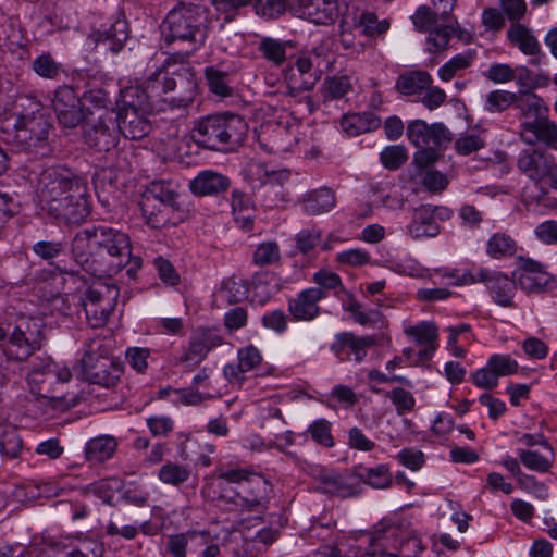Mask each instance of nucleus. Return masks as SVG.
Wrapping results in <instances>:
<instances>
[{
	"instance_id": "49530a36",
	"label": "nucleus",
	"mask_w": 557,
	"mask_h": 557,
	"mask_svg": "<svg viewBox=\"0 0 557 557\" xmlns=\"http://www.w3.org/2000/svg\"><path fill=\"white\" fill-rule=\"evenodd\" d=\"M351 90V77L346 74L326 77L322 85V96L324 101L344 99Z\"/></svg>"
},
{
	"instance_id": "e2e57ef3",
	"label": "nucleus",
	"mask_w": 557,
	"mask_h": 557,
	"mask_svg": "<svg viewBox=\"0 0 557 557\" xmlns=\"http://www.w3.org/2000/svg\"><path fill=\"white\" fill-rule=\"evenodd\" d=\"M307 433L311 440L325 448L334 446V438L332 435V424L326 419L314 420L307 429Z\"/></svg>"
},
{
	"instance_id": "774afa93",
	"label": "nucleus",
	"mask_w": 557,
	"mask_h": 557,
	"mask_svg": "<svg viewBox=\"0 0 557 557\" xmlns=\"http://www.w3.org/2000/svg\"><path fill=\"white\" fill-rule=\"evenodd\" d=\"M407 159V150L400 145L388 146L380 153L382 164L388 170L399 169Z\"/></svg>"
},
{
	"instance_id": "b1692460",
	"label": "nucleus",
	"mask_w": 557,
	"mask_h": 557,
	"mask_svg": "<svg viewBox=\"0 0 557 557\" xmlns=\"http://www.w3.org/2000/svg\"><path fill=\"white\" fill-rule=\"evenodd\" d=\"M146 111L147 109H120L114 117L117 121L121 134L133 140L147 136L151 129V123Z\"/></svg>"
},
{
	"instance_id": "72a5a7b5",
	"label": "nucleus",
	"mask_w": 557,
	"mask_h": 557,
	"mask_svg": "<svg viewBox=\"0 0 557 557\" xmlns=\"http://www.w3.org/2000/svg\"><path fill=\"white\" fill-rule=\"evenodd\" d=\"M282 278L274 272H259L252 277L253 299L260 304H265L272 296L282 288Z\"/></svg>"
},
{
	"instance_id": "9b49d317",
	"label": "nucleus",
	"mask_w": 557,
	"mask_h": 557,
	"mask_svg": "<svg viewBox=\"0 0 557 557\" xmlns=\"http://www.w3.org/2000/svg\"><path fill=\"white\" fill-rule=\"evenodd\" d=\"M44 324L36 318L22 319L9 336L5 354L9 359L25 361L39 350L44 342Z\"/></svg>"
},
{
	"instance_id": "0eeeda50",
	"label": "nucleus",
	"mask_w": 557,
	"mask_h": 557,
	"mask_svg": "<svg viewBox=\"0 0 557 557\" xmlns=\"http://www.w3.org/2000/svg\"><path fill=\"white\" fill-rule=\"evenodd\" d=\"M109 342L99 336L91 338L81 360L85 379L106 388L115 386L123 374V364L110 356Z\"/></svg>"
},
{
	"instance_id": "c03bdc74",
	"label": "nucleus",
	"mask_w": 557,
	"mask_h": 557,
	"mask_svg": "<svg viewBox=\"0 0 557 557\" xmlns=\"http://www.w3.org/2000/svg\"><path fill=\"white\" fill-rule=\"evenodd\" d=\"M444 24L433 27L426 37V50L430 53H437L445 50L455 32V26L458 25L457 20L443 21Z\"/></svg>"
},
{
	"instance_id": "dca6fc26",
	"label": "nucleus",
	"mask_w": 557,
	"mask_h": 557,
	"mask_svg": "<svg viewBox=\"0 0 557 557\" xmlns=\"http://www.w3.org/2000/svg\"><path fill=\"white\" fill-rule=\"evenodd\" d=\"M312 476L319 484L318 488L325 494L342 498L357 494V479L354 471L319 468L313 470Z\"/></svg>"
},
{
	"instance_id": "ea45409f",
	"label": "nucleus",
	"mask_w": 557,
	"mask_h": 557,
	"mask_svg": "<svg viewBox=\"0 0 557 557\" xmlns=\"http://www.w3.org/2000/svg\"><path fill=\"white\" fill-rule=\"evenodd\" d=\"M292 41H283L273 37H261L258 42V51L268 62L281 66L287 59V48H293Z\"/></svg>"
},
{
	"instance_id": "2f4dec72",
	"label": "nucleus",
	"mask_w": 557,
	"mask_h": 557,
	"mask_svg": "<svg viewBox=\"0 0 557 557\" xmlns=\"http://www.w3.org/2000/svg\"><path fill=\"white\" fill-rule=\"evenodd\" d=\"M297 143V127L276 124L271 132L269 143L261 145L270 153L280 154L290 151Z\"/></svg>"
},
{
	"instance_id": "393cba45",
	"label": "nucleus",
	"mask_w": 557,
	"mask_h": 557,
	"mask_svg": "<svg viewBox=\"0 0 557 557\" xmlns=\"http://www.w3.org/2000/svg\"><path fill=\"white\" fill-rule=\"evenodd\" d=\"M244 180L250 185L252 189H262L268 183L270 187L282 182V180H289L290 172L288 170L268 171L264 163L256 160L249 161L242 171Z\"/></svg>"
},
{
	"instance_id": "412c9836",
	"label": "nucleus",
	"mask_w": 557,
	"mask_h": 557,
	"mask_svg": "<svg viewBox=\"0 0 557 557\" xmlns=\"http://www.w3.org/2000/svg\"><path fill=\"white\" fill-rule=\"evenodd\" d=\"M521 139L528 145L543 144L557 150V124L545 115L521 124Z\"/></svg>"
},
{
	"instance_id": "5fc2aeb1",
	"label": "nucleus",
	"mask_w": 557,
	"mask_h": 557,
	"mask_svg": "<svg viewBox=\"0 0 557 557\" xmlns=\"http://www.w3.org/2000/svg\"><path fill=\"white\" fill-rule=\"evenodd\" d=\"M191 475V469L187 465L165 462L158 472L159 480L168 485L180 486L186 483Z\"/></svg>"
},
{
	"instance_id": "13d9d810",
	"label": "nucleus",
	"mask_w": 557,
	"mask_h": 557,
	"mask_svg": "<svg viewBox=\"0 0 557 557\" xmlns=\"http://www.w3.org/2000/svg\"><path fill=\"white\" fill-rule=\"evenodd\" d=\"M120 487V481L116 479H102L92 482L84 487V494L94 495L100 498L104 504L112 505L115 492Z\"/></svg>"
},
{
	"instance_id": "9d476101",
	"label": "nucleus",
	"mask_w": 557,
	"mask_h": 557,
	"mask_svg": "<svg viewBox=\"0 0 557 557\" xmlns=\"http://www.w3.org/2000/svg\"><path fill=\"white\" fill-rule=\"evenodd\" d=\"M120 295L117 285L107 282H95L81 297L87 323L94 327H102L116 306Z\"/></svg>"
},
{
	"instance_id": "2eb2a0df",
	"label": "nucleus",
	"mask_w": 557,
	"mask_h": 557,
	"mask_svg": "<svg viewBox=\"0 0 557 557\" xmlns=\"http://www.w3.org/2000/svg\"><path fill=\"white\" fill-rule=\"evenodd\" d=\"M406 135L418 148H446L453 139L451 133L443 123L429 125L423 120L411 121L407 125Z\"/></svg>"
},
{
	"instance_id": "e433bc0d",
	"label": "nucleus",
	"mask_w": 557,
	"mask_h": 557,
	"mask_svg": "<svg viewBox=\"0 0 557 557\" xmlns=\"http://www.w3.org/2000/svg\"><path fill=\"white\" fill-rule=\"evenodd\" d=\"M381 120L372 112L345 114L341 127L348 136H357L376 129Z\"/></svg>"
},
{
	"instance_id": "39448f33",
	"label": "nucleus",
	"mask_w": 557,
	"mask_h": 557,
	"mask_svg": "<svg viewBox=\"0 0 557 557\" xmlns=\"http://www.w3.org/2000/svg\"><path fill=\"white\" fill-rule=\"evenodd\" d=\"M17 108L27 111L15 112L14 141L27 152L41 157L49 154V134L52 125L41 112L40 104L29 98H20L15 104V109Z\"/></svg>"
},
{
	"instance_id": "052dcab7",
	"label": "nucleus",
	"mask_w": 557,
	"mask_h": 557,
	"mask_svg": "<svg viewBox=\"0 0 557 557\" xmlns=\"http://www.w3.org/2000/svg\"><path fill=\"white\" fill-rule=\"evenodd\" d=\"M517 455L527 469L535 472L546 473L553 465V460L549 457L536 450L519 448L517 449Z\"/></svg>"
},
{
	"instance_id": "aec40b11",
	"label": "nucleus",
	"mask_w": 557,
	"mask_h": 557,
	"mask_svg": "<svg viewBox=\"0 0 557 557\" xmlns=\"http://www.w3.org/2000/svg\"><path fill=\"white\" fill-rule=\"evenodd\" d=\"M479 278H483V283L493 299V301L504 308L516 307L513 296L516 294V281L505 273L486 268Z\"/></svg>"
},
{
	"instance_id": "c85d7f7f",
	"label": "nucleus",
	"mask_w": 557,
	"mask_h": 557,
	"mask_svg": "<svg viewBox=\"0 0 557 557\" xmlns=\"http://www.w3.org/2000/svg\"><path fill=\"white\" fill-rule=\"evenodd\" d=\"M141 198L146 199L147 210L153 209V202H159L175 210H180L178 193L171 182H151L143 191Z\"/></svg>"
},
{
	"instance_id": "4d7b16f0",
	"label": "nucleus",
	"mask_w": 557,
	"mask_h": 557,
	"mask_svg": "<svg viewBox=\"0 0 557 557\" xmlns=\"http://www.w3.org/2000/svg\"><path fill=\"white\" fill-rule=\"evenodd\" d=\"M32 69L38 76L46 79H57L64 73L62 64L48 52L37 55L32 62Z\"/></svg>"
},
{
	"instance_id": "cd10ccee",
	"label": "nucleus",
	"mask_w": 557,
	"mask_h": 557,
	"mask_svg": "<svg viewBox=\"0 0 557 557\" xmlns=\"http://www.w3.org/2000/svg\"><path fill=\"white\" fill-rule=\"evenodd\" d=\"M127 38V22L122 17H116L109 24H102L100 29L95 35L96 44L103 45L113 53L122 50Z\"/></svg>"
},
{
	"instance_id": "6e6d98bb",
	"label": "nucleus",
	"mask_w": 557,
	"mask_h": 557,
	"mask_svg": "<svg viewBox=\"0 0 557 557\" xmlns=\"http://www.w3.org/2000/svg\"><path fill=\"white\" fill-rule=\"evenodd\" d=\"M312 281L317 286L309 288L320 290L323 294V299H325L331 292H333L334 295H338L345 290L341 276L325 269L317 271L312 276Z\"/></svg>"
},
{
	"instance_id": "a878e982",
	"label": "nucleus",
	"mask_w": 557,
	"mask_h": 557,
	"mask_svg": "<svg viewBox=\"0 0 557 557\" xmlns=\"http://www.w3.org/2000/svg\"><path fill=\"white\" fill-rule=\"evenodd\" d=\"M518 84L521 88L516 92L513 107L519 110L521 116L525 121H536V119L548 115L549 109L544 100L530 88L523 89L525 85L521 76L518 79Z\"/></svg>"
},
{
	"instance_id": "a18cd8bd",
	"label": "nucleus",
	"mask_w": 557,
	"mask_h": 557,
	"mask_svg": "<svg viewBox=\"0 0 557 557\" xmlns=\"http://www.w3.org/2000/svg\"><path fill=\"white\" fill-rule=\"evenodd\" d=\"M509 41L517 46L521 52L535 55L540 52V45L532 33L521 24H512L507 32Z\"/></svg>"
},
{
	"instance_id": "69168bd1",
	"label": "nucleus",
	"mask_w": 557,
	"mask_h": 557,
	"mask_svg": "<svg viewBox=\"0 0 557 557\" xmlns=\"http://www.w3.org/2000/svg\"><path fill=\"white\" fill-rule=\"evenodd\" d=\"M516 92L507 90H493L486 95L484 109L487 112H503L515 104Z\"/></svg>"
},
{
	"instance_id": "3c124183",
	"label": "nucleus",
	"mask_w": 557,
	"mask_h": 557,
	"mask_svg": "<svg viewBox=\"0 0 557 557\" xmlns=\"http://www.w3.org/2000/svg\"><path fill=\"white\" fill-rule=\"evenodd\" d=\"M23 448V442L17 429L12 424L0 425V454L7 458L18 457Z\"/></svg>"
},
{
	"instance_id": "338daca9",
	"label": "nucleus",
	"mask_w": 557,
	"mask_h": 557,
	"mask_svg": "<svg viewBox=\"0 0 557 557\" xmlns=\"http://www.w3.org/2000/svg\"><path fill=\"white\" fill-rule=\"evenodd\" d=\"M440 14L428 5H420L417 8L411 21L416 29L420 33H426L436 26Z\"/></svg>"
},
{
	"instance_id": "79ce46f5",
	"label": "nucleus",
	"mask_w": 557,
	"mask_h": 557,
	"mask_svg": "<svg viewBox=\"0 0 557 557\" xmlns=\"http://www.w3.org/2000/svg\"><path fill=\"white\" fill-rule=\"evenodd\" d=\"M232 212L237 225L246 231H250L253 226V207L249 197L245 194L234 190L232 193Z\"/></svg>"
},
{
	"instance_id": "4be33fe9",
	"label": "nucleus",
	"mask_w": 557,
	"mask_h": 557,
	"mask_svg": "<svg viewBox=\"0 0 557 557\" xmlns=\"http://www.w3.org/2000/svg\"><path fill=\"white\" fill-rule=\"evenodd\" d=\"M321 300L323 294L320 290L306 288L288 299L287 309L293 320L309 322L319 317Z\"/></svg>"
},
{
	"instance_id": "0e129e2a",
	"label": "nucleus",
	"mask_w": 557,
	"mask_h": 557,
	"mask_svg": "<svg viewBox=\"0 0 557 557\" xmlns=\"http://www.w3.org/2000/svg\"><path fill=\"white\" fill-rule=\"evenodd\" d=\"M196 534V531H187L168 535L165 553L171 557H186L188 543Z\"/></svg>"
},
{
	"instance_id": "ddd939ff",
	"label": "nucleus",
	"mask_w": 557,
	"mask_h": 557,
	"mask_svg": "<svg viewBox=\"0 0 557 557\" xmlns=\"http://www.w3.org/2000/svg\"><path fill=\"white\" fill-rule=\"evenodd\" d=\"M51 553L65 554L66 557H102L103 543L84 533L61 537L47 536L42 541Z\"/></svg>"
},
{
	"instance_id": "6ab92c4d",
	"label": "nucleus",
	"mask_w": 557,
	"mask_h": 557,
	"mask_svg": "<svg viewBox=\"0 0 557 557\" xmlns=\"http://www.w3.org/2000/svg\"><path fill=\"white\" fill-rule=\"evenodd\" d=\"M516 286H519L525 293H542L549 289L553 284V277L543 267L531 259L522 260L517 271L513 273Z\"/></svg>"
},
{
	"instance_id": "7c9ffc66",
	"label": "nucleus",
	"mask_w": 557,
	"mask_h": 557,
	"mask_svg": "<svg viewBox=\"0 0 557 557\" xmlns=\"http://www.w3.org/2000/svg\"><path fill=\"white\" fill-rule=\"evenodd\" d=\"M302 210L310 215L330 212L336 206L335 193L329 187H320L308 191L302 200Z\"/></svg>"
},
{
	"instance_id": "20e7f679",
	"label": "nucleus",
	"mask_w": 557,
	"mask_h": 557,
	"mask_svg": "<svg viewBox=\"0 0 557 557\" xmlns=\"http://www.w3.org/2000/svg\"><path fill=\"white\" fill-rule=\"evenodd\" d=\"M247 129V123L237 114H212L195 123L191 139L205 149L226 152L244 143Z\"/></svg>"
},
{
	"instance_id": "1a4fd4ad",
	"label": "nucleus",
	"mask_w": 557,
	"mask_h": 557,
	"mask_svg": "<svg viewBox=\"0 0 557 557\" xmlns=\"http://www.w3.org/2000/svg\"><path fill=\"white\" fill-rule=\"evenodd\" d=\"M75 186L87 187L81 178L74 176L69 170L48 168L40 172L38 176V196L49 215L55 218L52 203L60 202L64 206L69 202L72 199L71 190Z\"/></svg>"
},
{
	"instance_id": "4468645a",
	"label": "nucleus",
	"mask_w": 557,
	"mask_h": 557,
	"mask_svg": "<svg viewBox=\"0 0 557 557\" xmlns=\"http://www.w3.org/2000/svg\"><path fill=\"white\" fill-rule=\"evenodd\" d=\"M51 107L59 125L73 129L84 121V110L79 96L67 85L59 86L52 95Z\"/></svg>"
},
{
	"instance_id": "8fccbe9b",
	"label": "nucleus",
	"mask_w": 557,
	"mask_h": 557,
	"mask_svg": "<svg viewBox=\"0 0 557 557\" xmlns=\"http://www.w3.org/2000/svg\"><path fill=\"white\" fill-rule=\"evenodd\" d=\"M517 251L516 240L506 233L493 234L486 243V253L493 259L511 257Z\"/></svg>"
},
{
	"instance_id": "de8ad7c7",
	"label": "nucleus",
	"mask_w": 557,
	"mask_h": 557,
	"mask_svg": "<svg viewBox=\"0 0 557 557\" xmlns=\"http://www.w3.org/2000/svg\"><path fill=\"white\" fill-rule=\"evenodd\" d=\"M371 391L376 394H382L385 398L389 399L398 416H405L413 411L416 407V399L413 395L403 387H395L391 391L371 387Z\"/></svg>"
},
{
	"instance_id": "5701e85b",
	"label": "nucleus",
	"mask_w": 557,
	"mask_h": 557,
	"mask_svg": "<svg viewBox=\"0 0 557 557\" xmlns=\"http://www.w3.org/2000/svg\"><path fill=\"white\" fill-rule=\"evenodd\" d=\"M399 539L400 528L382 521L370 534L366 553L368 557H375L377 554L398 552Z\"/></svg>"
},
{
	"instance_id": "4c0bfd02",
	"label": "nucleus",
	"mask_w": 557,
	"mask_h": 557,
	"mask_svg": "<svg viewBox=\"0 0 557 557\" xmlns=\"http://www.w3.org/2000/svg\"><path fill=\"white\" fill-rule=\"evenodd\" d=\"M354 472L357 479V484L359 481H362L374 488H386L391 486L393 481L389 468L385 463L377 465L372 468L359 465L354 468Z\"/></svg>"
},
{
	"instance_id": "c9c22d12",
	"label": "nucleus",
	"mask_w": 557,
	"mask_h": 557,
	"mask_svg": "<svg viewBox=\"0 0 557 557\" xmlns=\"http://www.w3.org/2000/svg\"><path fill=\"white\" fill-rule=\"evenodd\" d=\"M120 109H148L153 106L147 92L146 86L138 84L124 85L121 82L120 97L116 101Z\"/></svg>"
},
{
	"instance_id": "f3484780",
	"label": "nucleus",
	"mask_w": 557,
	"mask_h": 557,
	"mask_svg": "<svg viewBox=\"0 0 557 557\" xmlns=\"http://www.w3.org/2000/svg\"><path fill=\"white\" fill-rule=\"evenodd\" d=\"M376 343L377 339L373 335L356 336L350 332H343L335 335L330 349L341 361L352 358L359 363L366 358L368 349L374 347Z\"/></svg>"
},
{
	"instance_id": "c756f323",
	"label": "nucleus",
	"mask_w": 557,
	"mask_h": 557,
	"mask_svg": "<svg viewBox=\"0 0 557 557\" xmlns=\"http://www.w3.org/2000/svg\"><path fill=\"white\" fill-rule=\"evenodd\" d=\"M406 334L413 337L418 345L424 348L419 351V358L421 360L431 359L433 352L436 349L435 342L437 341V327L434 323L429 321H422L416 325L406 329Z\"/></svg>"
},
{
	"instance_id": "bf43d9fd",
	"label": "nucleus",
	"mask_w": 557,
	"mask_h": 557,
	"mask_svg": "<svg viewBox=\"0 0 557 557\" xmlns=\"http://www.w3.org/2000/svg\"><path fill=\"white\" fill-rule=\"evenodd\" d=\"M280 260L281 249L274 240L260 243L252 253V263L258 267L274 265Z\"/></svg>"
},
{
	"instance_id": "473e14b6",
	"label": "nucleus",
	"mask_w": 557,
	"mask_h": 557,
	"mask_svg": "<svg viewBox=\"0 0 557 557\" xmlns=\"http://www.w3.org/2000/svg\"><path fill=\"white\" fill-rule=\"evenodd\" d=\"M408 232L416 239L433 237L440 233V226L432 216L431 205H421L414 209L412 220L408 225Z\"/></svg>"
},
{
	"instance_id": "f03ea898",
	"label": "nucleus",
	"mask_w": 557,
	"mask_h": 557,
	"mask_svg": "<svg viewBox=\"0 0 557 557\" xmlns=\"http://www.w3.org/2000/svg\"><path fill=\"white\" fill-rule=\"evenodd\" d=\"M147 92L154 103L178 86L177 107H186L193 101L197 89L195 71L189 63V52L169 53L162 65L145 81Z\"/></svg>"
},
{
	"instance_id": "603ef678",
	"label": "nucleus",
	"mask_w": 557,
	"mask_h": 557,
	"mask_svg": "<svg viewBox=\"0 0 557 557\" xmlns=\"http://www.w3.org/2000/svg\"><path fill=\"white\" fill-rule=\"evenodd\" d=\"M432 77L428 72L414 71L398 77L396 87L404 95H414L428 88Z\"/></svg>"
},
{
	"instance_id": "680f3d73",
	"label": "nucleus",
	"mask_w": 557,
	"mask_h": 557,
	"mask_svg": "<svg viewBox=\"0 0 557 557\" xmlns=\"http://www.w3.org/2000/svg\"><path fill=\"white\" fill-rule=\"evenodd\" d=\"M473 61L474 53L472 51L459 53L438 69V76L442 81L448 82L457 72L469 67Z\"/></svg>"
},
{
	"instance_id": "f257e3e1",
	"label": "nucleus",
	"mask_w": 557,
	"mask_h": 557,
	"mask_svg": "<svg viewBox=\"0 0 557 557\" xmlns=\"http://www.w3.org/2000/svg\"><path fill=\"white\" fill-rule=\"evenodd\" d=\"M131 249L126 233L102 224L78 231L71 244L75 262L87 273L99 277L122 271Z\"/></svg>"
},
{
	"instance_id": "864d4df0",
	"label": "nucleus",
	"mask_w": 557,
	"mask_h": 557,
	"mask_svg": "<svg viewBox=\"0 0 557 557\" xmlns=\"http://www.w3.org/2000/svg\"><path fill=\"white\" fill-rule=\"evenodd\" d=\"M205 77L210 92L220 98H226L233 95L234 90L231 85V78L226 72L220 71L214 66H207L205 69Z\"/></svg>"
},
{
	"instance_id": "f8f14e48",
	"label": "nucleus",
	"mask_w": 557,
	"mask_h": 557,
	"mask_svg": "<svg viewBox=\"0 0 557 557\" xmlns=\"http://www.w3.org/2000/svg\"><path fill=\"white\" fill-rule=\"evenodd\" d=\"M120 135L121 129L113 112L107 111L83 126L84 143L99 152H108L115 148Z\"/></svg>"
},
{
	"instance_id": "a211bd4d",
	"label": "nucleus",
	"mask_w": 557,
	"mask_h": 557,
	"mask_svg": "<svg viewBox=\"0 0 557 557\" xmlns=\"http://www.w3.org/2000/svg\"><path fill=\"white\" fill-rule=\"evenodd\" d=\"M71 191L72 199L64 206L60 202L52 203L54 219L67 225L79 224L90 214L88 188L75 186Z\"/></svg>"
},
{
	"instance_id": "f704fd0d",
	"label": "nucleus",
	"mask_w": 557,
	"mask_h": 557,
	"mask_svg": "<svg viewBox=\"0 0 557 557\" xmlns=\"http://www.w3.org/2000/svg\"><path fill=\"white\" fill-rule=\"evenodd\" d=\"M294 10L299 17L318 25H327L334 22L333 7L323 8L319 0H296Z\"/></svg>"
},
{
	"instance_id": "7ed1b4c3",
	"label": "nucleus",
	"mask_w": 557,
	"mask_h": 557,
	"mask_svg": "<svg viewBox=\"0 0 557 557\" xmlns=\"http://www.w3.org/2000/svg\"><path fill=\"white\" fill-rule=\"evenodd\" d=\"M162 42L170 47L175 42L187 44L189 58L205 46L208 37V25L201 7L181 4L173 8L163 20L161 26Z\"/></svg>"
},
{
	"instance_id": "37998d69",
	"label": "nucleus",
	"mask_w": 557,
	"mask_h": 557,
	"mask_svg": "<svg viewBox=\"0 0 557 557\" xmlns=\"http://www.w3.org/2000/svg\"><path fill=\"white\" fill-rule=\"evenodd\" d=\"M139 205L143 216L145 218L146 223L151 228L158 230L165 227L170 224H174V222H172V218L178 210H175L171 207H168L159 202H153V209L147 210L146 199L144 198L140 199Z\"/></svg>"
},
{
	"instance_id": "a19ab883",
	"label": "nucleus",
	"mask_w": 557,
	"mask_h": 557,
	"mask_svg": "<svg viewBox=\"0 0 557 557\" xmlns=\"http://www.w3.org/2000/svg\"><path fill=\"white\" fill-rule=\"evenodd\" d=\"M319 54L300 55L296 61V70L302 77L301 87L310 90L321 77L322 69L319 62Z\"/></svg>"
},
{
	"instance_id": "6e6552de",
	"label": "nucleus",
	"mask_w": 557,
	"mask_h": 557,
	"mask_svg": "<svg viewBox=\"0 0 557 557\" xmlns=\"http://www.w3.org/2000/svg\"><path fill=\"white\" fill-rule=\"evenodd\" d=\"M72 379L67 368H59L51 360H45L41 366H34L28 374L30 392L39 398L47 399L54 409H67L75 405L74 398H67L57 391V385Z\"/></svg>"
},
{
	"instance_id": "58836bf2",
	"label": "nucleus",
	"mask_w": 557,
	"mask_h": 557,
	"mask_svg": "<svg viewBox=\"0 0 557 557\" xmlns=\"http://www.w3.org/2000/svg\"><path fill=\"white\" fill-rule=\"evenodd\" d=\"M116 447L117 442L113 436L100 435L86 443L85 457L90 462H103L113 456Z\"/></svg>"
},
{
	"instance_id": "423d86ee",
	"label": "nucleus",
	"mask_w": 557,
	"mask_h": 557,
	"mask_svg": "<svg viewBox=\"0 0 557 557\" xmlns=\"http://www.w3.org/2000/svg\"><path fill=\"white\" fill-rule=\"evenodd\" d=\"M552 163V159L540 150H524L518 158L519 170L532 180L522 191V202L530 212L544 214L555 206V199L540 185L550 173Z\"/></svg>"
},
{
	"instance_id": "09e8293b",
	"label": "nucleus",
	"mask_w": 557,
	"mask_h": 557,
	"mask_svg": "<svg viewBox=\"0 0 557 557\" xmlns=\"http://www.w3.org/2000/svg\"><path fill=\"white\" fill-rule=\"evenodd\" d=\"M249 285L246 280L234 276L222 280L219 294L228 304L234 305L248 297Z\"/></svg>"
},
{
	"instance_id": "bb28decb",
	"label": "nucleus",
	"mask_w": 557,
	"mask_h": 557,
	"mask_svg": "<svg viewBox=\"0 0 557 557\" xmlns=\"http://www.w3.org/2000/svg\"><path fill=\"white\" fill-rule=\"evenodd\" d=\"M230 185L227 176L212 170H203L189 182V189L195 196H214L227 190Z\"/></svg>"
}]
</instances>
